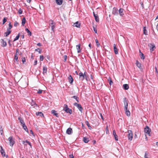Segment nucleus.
Segmentation results:
<instances>
[{"instance_id": "nucleus-31", "label": "nucleus", "mask_w": 158, "mask_h": 158, "mask_svg": "<svg viewBox=\"0 0 158 158\" xmlns=\"http://www.w3.org/2000/svg\"><path fill=\"white\" fill-rule=\"evenodd\" d=\"M83 141L85 143H87L89 141V139L87 138L86 137H83Z\"/></svg>"}, {"instance_id": "nucleus-1", "label": "nucleus", "mask_w": 158, "mask_h": 158, "mask_svg": "<svg viewBox=\"0 0 158 158\" xmlns=\"http://www.w3.org/2000/svg\"><path fill=\"white\" fill-rule=\"evenodd\" d=\"M123 100L124 104V109L125 111V113L127 116H130L131 113L127 108L129 101L126 97L123 98Z\"/></svg>"}, {"instance_id": "nucleus-5", "label": "nucleus", "mask_w": 158, "mask_h": 158, "mask_svg": "<svg viewBox=\"0 0 158 158\" xmlns=\"http://www.w3.org/2000/svg\"><path fill=\"white\" fill-rule=\"evenodd\" d=\"M50 26L51 27V30L53 31H54V29L55 28V23H54L53 21L50 20Z\"/></svg>"}, {"instance_id": "nucleus-18", "label": "nucleus", "mask_w": 158, "mask_h": 158, "mask_svg": "<svg viewBox=\"0 0 158 158\" xmlns=\"http://www.w3.org/2000/svg\"><path fill=\"white\" fill-rule=\"evenodd\" d=\"M36 115L37 116L39 115L41 117H44V115L41 112H38L36 113Z\"/></svg>"}, {"instance_id": "nucleus-54", "label": "nucleus", "mask_w": 158, "mask_h": 158, "mask_svg": "<svg viewBox=\"0 0 158 158\" xmlns=\"http://www.w3.org/2000/svg\"><path fill=\"white\" fill-rule=\"evenodd\" d=\"M37 59H36L34 61V65H35L37 64Z\"/></svg>"}, {"instance_id": "nucleus-14", "label": "nucleus", "mask_w": 158, "mask_h": 158, "mask_svg": "<svg viewBox=\"0 0 158 158\" xmlns=\"http://www.w3.org/2000/svg\"><path fill=\"white\" fill-rule=\"evenodd\" d=\"M80 23H79L78 21L76 22V23H73V26L77 28H80Z\"/></svg>"}, {"instance_id": "nucleus-28", "label": "nucleus", "mask_w": 158, "mask_h": 158, "mask_svg": "<svg viewBox=\"0 0 158 158\" xmlns=\"http://www.w3.org/2000/svg\"><path fill=\"white\" fill-rule=\"evenodd\" d=\"M25 31H26L28 33V35L31 36V32L27 28H26L25 29Z\"/></svg>"}, {"instance_id": "nucleus-39", "label": "nucleus", "mask_w": 158, "mask_h": 158, "mask_svg": "<svg viewBox=\"0 0 158 158\" xmlns=\"http://www.w3.org/2000/svg\"><path fill=\"white\" fill-rule=\"evenodd\" d=\"M108 81H109V84L110 85H112V84L113 83V82L112 81L111 78L110 77H109L108 79Z\"/></svg>"}, {"instance_id": "nucleus-23", "label": "nucleus", "mask_w": 158, "mask_h": 158, "mask_svg": "<svg viewBox=\"0 0 158 158\" xmlns=\"http://www.w3.org/2000/svg\"><path fill=\"white\" fill-rule=\"evenodd\" d=\"M77 107V108L79 110L81 111V113H82V111L83 110V108L81 106V104H79Z\"/></svg>"}, {"instance_id": "nucleus-6", "label": "nucleus", "mask_w": 158, "mask_h": 158, "mask_svg": "<svg viewBox=\"0 0 158 158\" xmlns=\"http://www.w3.org/2000/svg\"><path fill=\"white\" fill-rule=\"evenodd\" d=\"M128 138L130 140H131L133 138V133L132 131L131 130H129L128 131Z\"/></svg>"}, {"instance_id": "nucleus-37", "label": "nucleus", "mask_w": 158, "mask_h": 158, "mask_svg": "<svg viewBox=\"0 0 158 158\" xmlns=\"http://www.w3.org/2000/svg\"><path fill=\"white\" fill-rule=\"evenodd\" d=\"M20 35V33H19L17 36H16L15 38L14 39L13 41H15L18 40L19 37Z\"/></svg>"}, {"instance_id": "nucleus-59", "label": "nucleus", "mask_w": 158, "mask_h": 158, "mask_svg": "<svg viewBox=\"0 0 158 158\" xmlns=\"http://www.w3.org/2000/svg\"><path fill=\"white\" fill-rule=\"evenodd\" d=\"M37 45V46H42L41 44L40 43H38Z\"/></svg>"}, {"instance_id": "nucleus-11", "label": "nucleus", "mask_w": 158, "mask_h": 158, "mask_svg": "<svg viewBox=\"0 0 158 158\" xmlns=\"http://www.w3.org/2000/svg\"><path fill=\"white\" fill-rule=\"evenodd\" d=\"M66 133L68 135H70L73 133L72 129L71 128H68L66 130Z\"/></svg>"}, {"instance_id": "nucleus-35", "label": "nucleus", "mask_w": 158, "mask_h": 158, "mask_svg": "<svg viewBox=\"0 0 158 158\" xmlns=\"http://www.w3.org/2000/svg\"><path fill=\"white\" fill-rule=\"evenodd\" d=\"M85 124L89 128V129L91 130L92 128V127L90 126V124H89V123L88 121H86L85 122Z\"/></svg>"}, {"instance_id": "nucleus-41", "label": "nucleus", "mask_w": 158, "mask_h": 158, "mask_svg": "<svg viewBox=\"0 0 158 158\" xmlns=\"http://www.w3.org/2000/svg\"><path fill=\"white\" fill-rule=\"evenodd\" d=\"M144 157L145 158H148V155L147 152H145Z\"/></svg>"}, {"instance_id": "nucleus-32", "label": "nucleus", "mask_w": 158, "mask_h": 158, "mask_svg": "<svg viewBox=\"0 0 158 158\" xmlns=\"http://www.w3.org/2000/svg\"><path fill=\"white\" fill-rule=\"evenodd\" d=\"M26 23V19L25 17H23L22 19V26H24V24Z\"/></svg>"}, {"instance_id": "nucleus-22", "label": "nucleus", "mask_w": 158, "mask_h": 158, "mask_svg": "<svg viewBox=\"0 0 158 158\" xmlns=\"http://www.w3.org/2000/svg\"><path fill=\"white\" fill-rule=\"evenodd\" d=\"M1 43L2 44V46L3 47H5L6 46V45L7 44L6 41H5L3 39L1 40Z\"/></svg>"}, {"instance_id": "nucleus-27", "label": "nucleus", "mask_w": 158, "mask_h": 158, "mask_svg": "<svg viewBox=\"0 0 158 158\" xmlns=\"http://www.w3.org/2000/svg\"><path fill=\"white\" fill-rule=\"evenodd\" d=\"M77 49V50L78 53H79L81 52V50L80 49V44H78L76 46Z\"/></svg>"}, {"instance_id": "nucleus-9", "label": "nucleus", "mask_w": 158, "mask_h": 158, "mask_svg": "<svg viewBox=\"0 0 158 158\" xmlns=\"http://www.w3.org/2000/svg\"><path fill=\"white\" fill-rule=\"evenodd\" d=\"M79 79L83 81L85 78V77L83 75V73L81 72H80L79 73Z\"/></svg>"}, {"instance_id": "nucleus-34", "label": "nucleus", "mask_w": 158, "mask_h": 158, "mask_svg": "<svg viewBox=\"0 0 158 158\" xmlns=\"http://www.w3.org/2000/svg\"><path fill=\"white\" fill-rule=\"evenodd\" d=\"M11 32V31H9L6 30V32H5L4 33L5 35V36H8Z\"/></svg>"}, {"instance_id": "nucleus-24", "label": "nucleus", "mask_w": 158, "mask_h": 158, "mask_svg": "<svg viewBox=\"0 0 158 158\" xmlns=\"http://www.w3.org/2000/svg\"><path fill=\"white\" fill-rule=\"evenodd\" d=\"M139 55L140 57V58L141 59L144 60L145 58V56H144V55L142 52H141L140 50H139Z\"/></svg>"}, {"instance_id": "nucleus-53", "label": "nucleus", "mask_w": 158, "mask_h": 158, "mask_svg": "<svg viewBox=\"0 0 158 158\" xmlns=\"http://www.w3.org/2000/svg\"><path fill=\"white\" fill-rule=\"evenodd\" d=\"M69 158H74V157L73 154H70L69 155Z\"/></svg>"}, {"instance_id": "nucleus-13", "label": "nucleus", "mask_w": 158, "mask_h": 158, "mask_svg": "<svg viewBox=\"0 0 158 158\" xmlns=\"http://www.w3.org/2000/svg\"><path fill=\"white\" fill-rule=\"evenodd\" d=\"M68 78L69 80V82L71 84H72L73 81V79L72 77L71 76V75H69Z\"/></svg>"}, {"instance_id": "nucleus-49", "label": "nucleus", "mask_w": 158, "mask_h": 158, "mask_svg": "<svg viewBox=\"0 0 158 158\" xmlns=\"http://www.w3.org/2000/svg\"><path fill=\"white\" fill-rule=\"evenodd\" d=\"M93 28L94 30L96 33H97V30L94 26H93Z\"/></svg>"}, {"instance_id": "nucleus-21", "label": "nucleus", "mask_w": 158, "mask_h": 158, "mask_svg": "<svg viewBox=\"0 0 158 158\" xmlns=\"http://www.w3.org/2000/svg\"><path fill=\"white\" fill-rule=\"evenodd\" d=\"M1 152L2 155L4 156H6L5 152L4 149H3L2 146H1Z\"/></svg>"}, {"instance_id": "nucleus-44", "label": "nucleus", "mask_w": 158, "mask_h": 158, "mask_svg": "<svg viewBox=\"0 0 158 158\" xmlns=\"http://www.w3.org/2000/svg\"><path fill=\"white\" fill-rule=\"evenodd\" d=\"M95 42L96 43V44H97V45L98 46V47H99L100 45V44L98 42V39H96L95 40Z\"/></svg>"}, {"instance_id": "nucleus-43", "label": "nucleus", "mask_w": 158, "mask_h": 158, "mask_svg": "<svg viewBox=\"0 0 158 158\" xmlns=\"http://www.w3.org/2000/svg\"><path fill=\"white\" fill-rule=\"evenodd\" d=\"M7 21V18L4 17L3 20L2 24H4Z\"/></svg>"}, {"instance_id": "nucleus-52", "label": "nucleus", "mask_w": 158, "mask_h": 158, "mask_svg": "<svg viewBox=\"0 0 158 158\" xmlns=\"http://www.w3.org/2000/svg\"><path fill=\"white\" fill-rule=\"evenodd\" d=\"M43 90H42L39 89L37 92V93L38 94H40L42 93Z\"/></svg>"}, {"instance_id": "nucleus-16", "label": "nucleus", "mask_w": 158, "mask_h": 158, "mask_svg": "<svg viewBox=\"0 0 158 158\" xmlns=\"http://www.w3.org/2000/svg\"><path fill=\"white\" fill-rule=\"evenodd\" d=\"M135 64L138 68L140 69H142L141 64L137 60L136 61Z\"/></svg>"}, {"instance_id": "nucleus-2", "label": "nucleus", "mask_w": 158, "mask_h": 158, "mask_svg": "<svg viewBox=\"0 0 158 158\" xmlns=\"http://www.w3.org/2000/svg\"><path fill=\"white\" fill-rule=\"evenodd\" d=\"M8 140L9 141L10 145L12 147L15 142V139L12 136H10L8 139Z\"/></svg>"}, {"instance_id": "nucleus-7", "label": "nucleus", "mask_w": 158, "mask_h": 158, "mask_svg": "<svg viewBox=\"0 0 158 158\" xmlns=\"http://www.w3.org/2000/svg\"><path fill=\"white\" fill-rule=\"evenodd\" d=\"M148 46L149 47L150 50L151 52H152L155 48V47L154 44L150 43L148 44Z\"/></svg>"}, {"instance_id": "nucleus-12", "label": "nucleus", "mask_w": 158, "mask_h": 158, "mask_svg": "<svg viewBox=\"0 0 158 158\" xmlns=\"http://www.w3.org/2000/svg\"><path fill=\"white\" fill-rule=\"evenodd\" d=\"M123 10H124L123 9L120 8L118 11L119 15L122 17L124 15L123 13Z\"/></svg>"}, {"instance_id": "nucleus-17", "label": "nucleus", "mask_w": 158, "mask_h": 158, "mask_svg": "<svg viewBox=\"0 0 158 158\" xmlns=\"http://www.w3.org/2000/svg\"><path fill=\"white\" fill-rule=\"evenodd\" d=\"M114 53L116 54H118V50L117 48L116 47V45L114 44Z\"/></svg>"}, {"instance_id": "nucleus-64", "label": "nucleus", "mask_w": 158, "mask_h": 158, "mask_svg": "<svg viewBox=\"0 0 158 158\" xmlns=\"http://www.w3.org/2000/svg\"><path fill=\"white\" fill-rule=\"evenodd\" d=\"M11 29V28H10V27H8L7 28V30H8V31H11L10 30V29Z\"/></svg>"}, {"instance_id": "nucleus-48", "label": "nucleus", "mask_w": 158, "mask_h": 158, "mask_svg": "<svg viewBox=\"0 0 158 158\" xmlns=\"http://www.w3.org/2000/svg\"><path fill=\"white\" fill-rule=\"evenodd\" d=\"M15 60V61L17 62H18V56H16V55H15L14 57Z\"/></svg>"}, {"instance_id": "nucleus-58", "label": "nucleus", "mask_w": 158, "mask_h": 158, "mask_svg": "<svg viewBox=\"0 0 158 158\" xmlns=\"http://www.w3.org/2000/svg\"><path fill=\"white\" fill-rule=\"evenodd\" d=\"M79 104H78L77 103V102H75L74 104H73V105L74 106H76V107L79 105Z\"/></svg>"}, {"instance_id": "nucleus-36", "label": "nucleus", "mask_w": 158, "mask_h": 158, "mask_svg": "<svg viewBox=\"0 0 158 158\" xmlns=\"http://www.w3.org/2000/svg\"><path fill=\"white\" fill-rule=\"evenodd\" d=\"M43 73L44 74L45 73H46L47 71V68L46 66H44L43 68Z\"/></svg>"}, {"instance_id": "nucleus-19", "label": "nucleus", "mask_w": 158, "mask_h": 158, "mask_svg": "<svg viewBox=\"0 0 158 158\" xmlns=\"http://www.w3.org/2000/svg\"><path fill=\"white\" fill-rule=\"evenodd\" d=\"M113 135H114V139L116 141H118V136L117 135H116L115 131L114 130L113 131Z\"/></svg>"}, {"instance_id": "nucleus-45", "label": "nucleus", "mask_w": 158, "mask_h": 158, "mask_svg": "<svg viewBox=\"0 0 158 158\" xmlns=\"http://www.w3.org/2000/svg\"><path fill=\"white\" fill-rule=\"evenodd\" d=\"M44 59V56L43 55L40 56V61H43Z\"/></svg>"}, {"instance_id": "nucleus-60", "label": "nucleus", "mask_w": 158, "mask_h": 158, "mask_svg": "<svg viewBox=\"0 0 158 158\" xmlns=\"http://www.w3.org/2000/svg\"><path fill=\"white\" fill-rule=\"evenodd\" d=\"M100 116L101 117V118L103 120H104V118H103V117L102 115V114H101V113H100Z\"/></svg>"}, {"instance_id": "nucleus-3", "label": "nucleus", "mask_w": 158, "mask_h": 158, "mask_svg": "<svg viewBox=\"0 0 158 158\" xmlns=\"http://www.w3.org/2000/svg\"><path fill=\"white\" fill-rule=\"evenodd\" d=\"M64 108L63 110H64L67 113H69L70 114H71L72 113V110L69 109L68 107V106L66 104H64Z\"/></svg>"}, {"instance_id": "nucleus-20", "label": "nucleus", "mask_w": 158, "mask_h": 158, "mask_svg": "<svg viewBox=\"0 0 158 158\" xmlns=\"http://www.w3.org/2000/svg\"><path fill=\"white\" fill-rule=\"evenodd\" d=\"M56 2L58 5H61L63 3V0H56Z\"/></svg>"}, {"instance_id": "nucleus-40", "label": "nucleus", "mask_w": 158, "mask_h": 158, "mask_svg": "<svg viewBox=\"0 0 158 158\" xmlns=\"http://www.w3.org/2000/svg\"><path fill=\"white\" fill-rule=\"evenodd\" d=\"M22 143H23V144H24V145L25 146H26L27 145V144H25V143H27L28 144L29 143V141H28V140H26L25 141H23L22 142Z\"/></svg>"}, {"instance_id": "nucleus-30", "label": "nucleus", "mask_w": 158, "mask_h": 158, "mask_svg": "<svg viewBox=\"0 0 158 158\" xmlns=\"http://www.w3.org/2000/svg\"><path fill=\"white\" fill-rule=\"evenodd\" d=\"M22 126H23V129L27 132H28V130L27 127L26 126V125H25V124H23V125H22Z\"/></svg>"}, {"instance_id": "nucleus-51", "label": "nucleus", "mask_w": 158, "mask_h": 158, "mask_svg": "<svg viewBox=\"0 0 158 158\" xmlns=\"http://www.w3.org/2000/svg\"><path fill=\"white\" fill-rule=\"evenodd\" d=\"M18 12L19 14H22L23 12L22 10L20 8V9L19 10Z\"/></svg>"}, {"instance_id": "nucleus-15", "label": "nucleus", "mask_w": 158, "mask_h": 158, "mask_svg": "<svg viewBox=\"0 0 158 158\" xmlns=\"http://www.w3.org/2000/svg\"><path fill=\"white\" fill-rule=\"evenodd\" d=\"M52 114H53L56 117H59L58 114L57 113V112L55 110H52L51 111Z\"/></svg>"}, {"instance_id": "nucleus-33", "label": "nucleus", "mask_w": 158, "mask_h": 158, "mask_svg": "<svg viewBox=\"0 0 158 158\" xmlns=\"http://www.w3.org/2000/svg\"><path fill=\"white\" fill-rule=\"evenodd\" d=\"M83 75L85 77V78L86 81H88V75L86 72H84V73H83Z\"/></svg>"}, {"instance_id": "nucleus-47", "label": "nucleus", "mask_w": 158, "mask_h": 158, "mask_svg": "<svg viewBox=\"0 0 158 158\" xmlns=\"http://www.w3.org/2000/svg\"><path fill=\"white\" fill-rule=\"evenodd\" d=\"M64 61L65 62L66 61V60L67 58V56L66 55H65L64 56Z\"/></svg>"}, {"instance_id": "nucleus-38", "label": "nucleus", "mask_w": 158, "mask_h": 158, "mask_svg": "<svg viewBox=\"0 0 158 158\" xmlns=\"http://www.w3.org/2000/svg\"><path fill=\"white\" fill-rule=\"evenodd\" d=\"M143 34L145 35H147L148 34V31L146 30V27H143Z\"/></svg>"}, {"instance_id": "nucleus-4", "label": "nucleus", "mask_w": 158, "mask_h": 158, "mask_svg": "<svg viewBox=\"0 0 158 158\" xmlns=\"http://www.w3.org/2000/svg\"><path fill=\"white\" fill-rule=\"evenodd\" d=\"M144 131L145 133L148 135L149 136H150V133L151 131V129L148 126H146L144 128Z\"/></svg>"}, {"instance_id": "nucleus-63", "label": "nucleus", "mask_w": 158, "mask_h": 158, "mask_svg": "<svg viewBox=\"0 0 158 158\" xmlns=\"http://www.w3.org/2000/svg\"><path fill=\"white\" fill-rule=\"evenodd\" d=\"M28 144L30 145V147L31 148V147H32L31 144V143L30 142H29V143H28Z\"/></svg>"}, {"instance_id": "nucleus-62", "label": "nucleus", "mask_w": 158, "mask_h": 158, "mask_svg": "<svg viewBox=\"0 0 158 158\" xmlns=\"http://www.w3.org/2000/svg\"><path fill=\"white\" fill-rule=\"evenodd\" d=\"M32 103H33L34 104H35L36 106H37V105L34 102H33V100H32Z\"/></svg>"}, {"instance_id": "nucleus-56", "label": "nucleus", "mask_w": 158, "mask_h": 158, "mask_svg": "<svg viewBox=\"0 0 158 158\" xmlns=\"http://www.w3.org/2000/svg\"><path fill=\"white\" fill-rule=\"evenodd\" d=\"M22 62L23 64L24 63V62H25V57L22 58Z\"/></svg>"}, {"instance_id": "nucleus-25", "label": "nucleus", "mask_w": 158, "mask_h": 158, "mask_svg": "<svg viewBox=\"0 0 158 158\" xmlns=\"http://www.w3.org/2000/svg\"><path fill=\"white\" fill-rule=\"evenodd\" d=\"M123 89L125 90H127L128 89L129 86L127 84H124L123 85Z\"/></svg>"}, {"instance_id": "nucleus-61", "label": "nucleus", "mask_w": 158, "mask_h": 158, "mask_svg": "<svg viewBox=\"0 0 158 158\" xmlns=\"http://www.w3.org/2000/svg\"><path fill=\"white\" fill-rule=\"evenodd\" d=\"M0 133L1 135H2V133H3V130H0Z\"/></svg>"}, {"instance_id": "nucleus-46", "label": "nucleus", "mask_w": 158, "mask_h": 158, "mask_svg": "<svg viewBox=\"0 0 158 158\" xmlns=\"http://www.w3.org/2000/svg\"><path fill=\"white\" fill-rule=\"evenodd\" d=\"M35 51L38 52L39 53H41V50L40 49V48H38L37 49H35Z\"/></svg>"}, {"instance_id": "nucleus-55", "label": "nucleus", "mask_w": 158, "mask_h": 158, "mask_svg": "<svg viewBox=\"0 0 158 158\" xmlns=\"http://www.w3.org/2000/svg\"><path fill=\"white\" fill-rule=\"evenodd\" d=\"M19 53V50L18 49H17L16 50V53L15 55H16L17 56V54Z\"/></svg>"}, {"instance_id": "nucleus-26", "label": "nucleus", "mask_w": 158, "mask_h": 158, "mask_svg": "<svg viewBox=\"0 0 158 158\" xmlns=\"http://www.w3.org/2000/svg\"><path fill=\"white\" fill-rule=\"evenodd\" d=\"M18 119L20 123L22 125H23L25 124L24 121L22 118L20 117H19L18 118Z\"/></svg>"}, {"instance_id": "nucleus-50", "label": "nucleus", "mask_w": 158, "mask_h": 158, "mask_svg": "<svg viewBox=\"0 0 158 158\" xmlns=\"http://www.w3.org/2000/svg\"><path fill=\"white\" fill-rule=\"evenodd\" d=\"M19 25V23L17 21H15L14 23V26L15 27H16Z\"/></svg>"}, {"instance_id": "nucleus-42", "label": "nucleus", "mask_w": 158, "mask_h": 158, "mask_svg": "<svg viewBox=\"0 0 158 158\" xmlns=\"http://www.w3.org/2000/svg\"><path fill=\"white\" fill-rule=\"evenodd\" d=\"M106 133L107 134H109V129L108 128V126H107L106 128Z\"/></svg>"}, {"instance_id": "nucleus-10", "label": "nucleus", "mask_w": 158, "mask_h": 158, "mask_svg": "<svg viewBox=\"0 0 158 158\" xmlns=\"http://www.w3.org/2000/svg\"><path fill=\"white\" fill-rule=\"evenodd\" d=\"M93 15L94 17L95 21L97 22H99V18L98 15L97 14H95L94 12H93Z\"/></svg>"}, {"instance_id": "nucleus-29", "label": "nucleus", "mask_w": 158, "mask_h": 158, "mask_svg": "<svg viewBox=\"0 0 158 158\" xmlns=\"http://www.w3.org/2000/svg\"><path fill=\"white\" fill-rule=\"evenodd\" d=\"M72 98L75 99L77 102H79V98L76 96H73L72 97Z\"/></svg>"}, {"instance_id": "nucleus-57", "label": "nucleus", "mask_w": 158, "mask_h": 158, "mask_svg": "<svg viewBox=\"0 0 158 158\" xmlns=\"http://www.w3.org/2000/svg\"><path fill=\"white\" fill-rule=\"evenodd\" d=\"M12 27V25L11 24V23H10L9 24V27L11 28Z\"/></svg>"}, {"instance_id": "nucleus-8", "label": "nucleus", "mask_w": 158, "mask_h": 158, "mask_svg": "<svg viewBox=\"0 0 158 158\" xmlns=\"http://www.w3.org/2000/svg\"><path fill=\"white\" fill-rule=\"evenodd\" d=\"M118 10L116 7H114L112 10V14L115 15H118Z\"/></svg>"}]
</instances>
